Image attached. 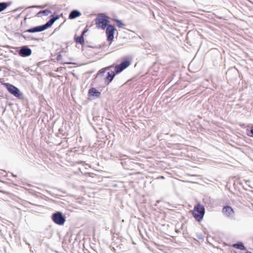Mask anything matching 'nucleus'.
Wrapping results in <instances>:
<instances>
[{"label":"nucleus","instance_id":"nucleus-1","mask_svg":"<svg viewBox=\"0 0 253 253\" xmlns=\"http://www.w3.org/2000/svg\"><path fill=\"white\" fill-rule=\"evenodd\" d=\"M131 64V61L129 59L124 60L120 64L117 65L115 67V72L111 71L107 73V76L104 79L105 83L109 84L113 80L116 74H118L127 68Z\"/></svg>","mask_w":253,"mask_h":253},{"label":"nucleus","instance_id":"nucleus-2","mask_svg":"<svg viewBox=\"0 0 253 253\" xmlns=\"http://www.w3.org/2000/svg\"><path fill=\"white\" fill-rule=\"evenodd\" d=\"M59 18L60 16L59 15H56L55 16L52 15V18H51V19L45 24L29 29L27 30V32L29 33H35L43 31L47 28L50 27L54 23V22Z\"/></svg>","mask_w":253,"mask_h":253},{"label":"nucleus","instance_id":"nucleus-3","mask_svg":"<svg viewBox=\"0 0 253 253\" xmlns=\"http://www.w3.org/2000/svg\"><path fill=\"white\" fill-rule=\"evenodd\" d=\"M192 213L193 216L197 221H201L205 214L204 207L200 203L198 204L194 207Z\"/></svg>","mask_w":253,"mask_h":253},{"label":"nucleus","instance_id":"nucleus-4","mask_svg":"<svg viewBox=\"0 0 253 253\" xmlns=\"http://www.w3.org/2000/svg\"><path fill=\"white\" fill-rule=\"evenodd\" d=\"M96 27L98 29H105L109 22L108 17L100 14L95 19Z\"/></svg>","mask_w":253,"mask_h":253},{"label":"nucleus","instance_id":"nucleus-5","mask_svg":"<svg viewBox=\"0 0 253 253\" xmlns=\"http://www.w3.org/2000/svg\"><path fill=\"white\" fill-rule=\"evenodd\" d=\"M52 219L54 223L58 225H63L65 222V218L62 215V213L57 211L52 214Z\"/></svg>","mask_w":253,"mask_h":253},{"label":"nucleus","instance_id":"nucleus-6","mask_svg":"<svg viewBox=\"0 0 253 253\" xmlns=\"http://www.w3.org/2000/svg\"><path fill=\"white\" fill-rule=\"evenodd\" d=\"M3 85L6 87L8 91L16 97H20L21 93L18 88L9 83H4Z\"/></svg>","mask_w":253,"mask_h":253},{"label":"nucleus","instance_id":"nucleus-7","mask_svg":"<svg viewBox=\"0 0 253 253\" xmlns=\"http://www.w3.org/2000/svg\"><path fill=\"white\" fill-rule=\"evenodd\" d=\"M115 31V28L113 25H108L106 27V33L107 35V40L111 44L114 39V35Z\"/></svg>","mask_w":253,"mask_h":253},{"label":"nucleus","instance_id":"nucleus-8","mask_svg":"<svg viewBox=\"0 0 253 253\" xmlns=\"http://www.w3.org/2000/svg\"><path fill=\"white\" fill-rule=\"evenodd\" d=\"M222 212L224 216L229 217L233 216L235 214V212L233 209L232 208V207L229 206L223 207Z\"/></svg>","mask_w":253,"mask_h":253},{"label":"nucleus","instance_id":"nucleus-9","mask_svg":"<svg viewBox=\"0 0 253 253\" xmlns=\"http://www.w3.org/2000/svg\"><path fill=\"white\" fill-rule=\"evenodd\" d=\"M88 29L87 28H85L83 31L81 36H77L76 35L75 36L74 40L77 43L81 44V45H84V37Z\"/></svg>","mask_w":253,"mask_h":253},{"label":"nucleus","instance_id":"nucleus-10","mask_svg":"<svg viewBox=\"0 0 253 253\" xmlns=\"http://www.w3.org/2000/svg\"><path fill=\"white\" fill-rule=\"evenodd\" d=\"M31 53V50L30 48L26 47H22L18 52L19 55L22 57L30 56Z\"/></svg>","mask_w":253,"mask_h":253},{"label":"nucleus","instance_id":"nucleus-11","mask_svg":"<svg viewBox=\"0 0 253 253\" xmlns=\"http://www.w3.org/2000/svg\"><path fill=\"white\" fill-rule=\"evenodd\" d=\"M88 94L90 96H95L97 97H99L101 93L96 88L92 87L89 89Z\"/></svg>","mask_w":253,"mask_h":253},{"label":"nucleus","instance_id":"nucleus-12","mask_svg":"<svg viewBox=\"0 0 253 253\" xmlns=\"http://www.w3.org/2000/svg\"><path fill=\"white\" fill-rule=\"evenodd\" d=\"M81 15L80 12L77 10H74L71 11L69 16V18L70 19H73L76 18L78 17H79Z\"/></svg>","mask_w":253,"mask_h":253},{"label":"nucleus","instance_id":"nucleus-13","mask_svg":"<svg viewBox=\"0 0 253 253\" xmlns=\"http://www.w3.org/2000/svg\"><path fill=\"white\" fill-rule=\"evenodd\" d=\"M232 246L236 249H240L241 250H245V247L242 242H239L238 243L234 244L232 245Z\"/></svg>","mask_w":253,"mask_h":253},{"label":"nucleus","instance_id":"nucleus-14","mask_svg":"<svg viewBox=\"0 0 253 253\" xmlns=\"http://www.w3.org/2000/svg\"><path fill=\"white\" fill-rule=\"evenodd\" d=\"M10 2H0V12L2 11L5 9L8 6L10 5Z\"/></svg>","mask_w":253,"mask_h":253},{"label":"nucleus","instance_id":"nucleus-15","mask_svg":"<svg viewBox=\"0 0 253 253\" xmlns=\"http://www.w3.org/2000/svg\"><path fill=\"white\" fill-rule=\"evenodd\" d=\"M50 13H51V11L50 10L46 9V10L40 11L37 14L36 16L38 17H41V16H42V15H48Z\"/></svg>","mask_w":253,"mask_h":253},{"label":"nucleus","instance_id":"nucleus-16","mask_svg":"<svg viewBox=\"0 0 253 253\" xmlns=\"http://www.w3.org/2000/svg\"><path fill=\"white\" fill-rule=\"evenodd\" d=\"M116 24L119 28H123L125 26V25L124 23H123L121 21L118 20H116Z\"/></svg>","mask_w":253,"mask_h":253},{"label":"nucleus","instance_id":"nucleus-17","mask_svg":"<svg viewBox=\"0 0 253 253\" xmlns=\"http://www.w3.org/2000/svg\"><path fill=\"white\" fill-rule=\"evenodd\" d=\"M112 66H109V67H106V68L102 69L100 71V73H101V74L104 73L106 70H108Z\"/></svg>","mask_w":253,"mask_h":253},{"label":"nucleus","instance_id":"nucleus-18","mask_svg":"<svg viewBox=\"0 0 253 253\" xmlns=\"http://www.w3.org/2000/svg\"><path fill=\"white\" fill-rule=\"evenodd\" d=\"M251 132L252 134H253V128L251 130Z\"/></svg>","mask_w":253,"mask_h":253}]
</instances>
